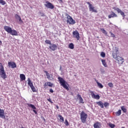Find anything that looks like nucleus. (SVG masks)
Masks as SVG:
<instances>
[{"label": "nucleus", "mask_w": 128, "mask_h": 128, "mask_svg": "<svg viewBox=\"0 0 128 128\" xmlns=\"http://www.w3.org/2000/svg\"><path fill=\"white\" fill-rule=\"evenodd\" d=\"M58 82H60V84L62 86L64 87V88L66 90H70V88H68V84L66 82L64 78L61 77H58Z\"/></svg>", "instance_id": "1"}, {"label": "nucleus", "mask_w": 128, "mask_h": 128, "mask_svg": "<svg viewBox=\"0 0 128 128\" xmlns=\"http://www.w3.org/2000/svg\"><path fill=\"white\" fill-rule=\"evenodd\" d=\"M0 76L3 80H6V72L4 71V66H2V64L0 62Z\"/></svg>", "instance_id": "2"}, {"label": "nucleus", "mask_w": 128, "mask_h": 128, "mask_svg": "<svg viewBox=\"0 0 128 128\" xmlns=\"http://www.w3.org/2000/svg\"><path fill=\"white\" fill-rule=\"evenodd\" d=\"M80 120L82 124H85L86 122V118H88V114L82 111L80 114Z\"/></svg>", "instance_id": "3"}, {"label": "nucleus", "mask_w": 128, "mask_h": 128, "mask_svg": "<svg viewBox=\"0 0 128 128\" xmlns=\"http://www.w3.org/2000/svg\"><path fill=\"white\" fill-rule=\"evenodd\" d=\"M66 16H67V18H66L67 24H76V20H74V19L72 18V16H70L68 14H66Z\"/></svg>", "instance_id": "4"}, {"label": "nucleus", "mask_w": 128, "mask_h": 128, "mask_svg": "<svg viewBox=\"0 0 128 128\" xmlns=\"http://www.w3.org/2000/svg\"><path fill=\"white\" fill-rule=\"evenodd\" d=\"M86 4L88 5L90 12H98V10L96 9V8H94L92 4H90V2H86Z\"/></svg>", "instance_id": "5"}, {"label": "nucleus", "mask_w": 128, "mask_h": 128, "mask_svg": "<svg viewBox=\"0 0 128 128\" xmlns=\"http://www.w3.org/2000/svg\"><path fill=\"white\" fill-rule=\"evenodd\" d=\"M46 4H44V6L48 8H50V10H54V4H52L50 3V2L46 1Z\"/></svg>", "instance_id": "6"}, {"label": "nucleus", "mask_w": 128, "mask_h": 128, "mask_svg": "<svg viewBox=\"0 0 128 128\" xmlns=\"http://www.w3.org/2000/svg\"><path fill=\"white\" fill-rule=\"evenodd\" d=\"M113 10H116L118 14H120L121 16H122L123 18H124L126 16V15L124 14V12L122 11V10L120 9L119 8L114 7Z\"/></svg>", "instance_id": "7"}, {"label": "nucleus", "mask_w": 128, "mask_h": 128, "mask_svg": "<svg viewBox=\"0 0 128 128\" xmlns=\"http://www.w3.org/2000/svg\"><path fill=\"white\" fill-rule=\"evenodd\" d=\"M72 34L74 36V38H76L77 40H80V33H78V30L74 31L72 32Z\"/></svg>", "instance_id": "8"}, {"label": "nucleus", "mask_w": 128, "mask_h": 128, "mask_svg": "<svg viewBox=\"0 0 128 128\" xmlns=\"http://www.w3.org/2000/svg\"><path fill=\"white\" fill-rule=\"evenodd\" d=\"M116 60L118 64H124V59L122 58V57L119 56Z\"/></svg>", "instance_id": "9"}, {"label": "nucleus", "mask_w": 128, "mask_h": 128, "mask_svg": "<svg viewBox=\"0 0 128 128\" xmlns=\"http://www.w3.org/2000/svg\"><path fill=\"white\" fill-rule=\"evenodd\" d=\"M90 94L92 98H94L95 100H100V96L99 94L95 95L94 92L92 91L90 92Z\"/></svg>", "instance_id": "10"}, {"label": "nucleus", "mask_w": 128, "mask_h": 128, "mask_svg": "<svg viewBox=\"0 0 128 128\" xmlns=\"http://www.w3.org/2000/svg\"><path fill=\"white\" fill-rule=\"evenodd\" d=\"M49 48L51 50L54 52V50L58 49V46H56V44H51L49 46Z\"/></svg>", "instance_id": "11"}, {"label": "nucleus", "mask_w": 128, "mask_h": 128, "mask_svg": "<svg viewBox=\"0 0 128 128\" xmlns=\"http://www.w3.org/2000/svg\"><path fill=\"white\" fill-rule=\"evenodd\" d=\"M28 106H30V108H32L35 114H38V112L35 110H36V108L34 105L32 104H28Z\"/></svg>", "instance_id": "12"}, {"label": "nucleus", "mask_w": 128, "mask_h": 128, "mask_svg": "<svg viewBox=\"0 0 128 128\" xmlns=\"http://www.w3.org/2000/svg\"><path fill=\"white\" fill-rule=\"evenodd\" d=\"M8 66H11L12 68H16V64L14 62H8Z\"/></svg>", "instance_id": "13"}, {"label": "nucleus", "mask_w": 128, "mask_h": 128, "mask_svg": "<svg viewBox=\"0 0 128 128\" xmlns=\"http://www.w3.org/2000/svg\"><path fill=\"white\" fill-rule=\"evenodd\" d=\"M77 98L79 100V104H84V99L80 94H77Z\"/></svg>", "instance_id": "14"}, {"label": "nucleus", "mask_w": 128, "mask_h": 128, "mask_svg": "<svg viewBox=\"0 0 128 128\" xmlns=\"http://www.w3.org/2000/svg\"><path fill=\"white\" fill-rule=\"evenodd\" d=\"M14 16H15V18H16L17 20H18L20 24H22V22H24L22 20V18H20V16L18 14H16Z\"/></svg>", "instance_id": "15"}, {"label": "nucleus", "mask_w": 128, "mask_h": 128, "mask_svg": "<svg viewBox=\"0 0 128 128\" xmlns=\"http://www.w3.org/2000/svg\"><path fill=\"white\" fill-rule=\"evenodd\" d=\"M0 118H6V116H4V110L0 108Z\"/></svg>", "instance_id": "16"}, {"label": "nucleus", "mask_w": 128, "mask_h": 128, "mask_svg": "<svg viewBox=\"0 0 128 128\" xmlns=\"http://www.w3.org/2000/svg\"><path fill=\"white\" fill-rule=\"evenodd\" d=\"M94 128H102V124L100 122H96L94 124Z\"/></svg>", "instance_id": "17"}, {"label": "nucleus", "mask_w": 128, "mask_h": 128, "mask_svg": "<svg viewBox=\"0 0 128 128\" xmlns=\"http://www.w3.org/2000/svg\"><path fill=\"white\" fill-rule=\"evenodd\" d=\"M4 30L6 32H8V34H10V32L12 31V28L8 26H4Z\"/></svg>", "instance_id": "18"}, {"label": "nucleus", "mask_w": 128, "mask_h": 128, "mask_svg": "<svg viewBox=\"0 0 128 128\" xmlns=\"http://www.w3.org/2000/svg\"><path fill=\"white\" fill-rule=\"evenodd\" d=\"M108 18H118V15L114 13V12H112V14L108 16Z\"/></svg>", "instance_id": "19"}, {"label": "nucleus", "mask_w": 128, "mask_h": 128, "mask_svg": "<svg viewBox=\"0 0 128 128\" xmlns=\"http://www.w3.org/2000/svg\"><path fill=\"white\" fill-rule=\"evenodd\" d=\"M118 51L116 50V52H112V57L114 58V60H116L118 58V56H118Z\"/></svg>", "instance_id": "20"}, {"label": "nucleus", "mask_w": 128, "mask_h": 128, "mask_svg": "<svg viewBox=\"0 0 128 128\" xmlns=\"http://www.w3.org/2000/svg\"><path fill=\"white\" fill-rule=\"evenodd\" d=\"M44 72H45V74H46V78L48 80H50V78H52V74H50V73H48V71L46 70H44Z\"/></svg>", "instance_id": "21"}, {"label": "nucleus", "mask_w": 128, "mask_h": 128, "mask_svg": "<svg viewBox=\"0 0 128 128\" xmlns=\"http://www.w3.org/2000/svg\"><path fill=\"white\" fill-rule=\"evenodd\" d=\"M10 34H12V36H18V32L16 30L12 29L11 31L10 32Z\"/></svg>", "instance_id": "22"}, {"label": "nucleus", "mask_w": 128, "mask_h": 128, "mask_svg": "<svg viewBox=\"0 0 128 128\" xmlns=\"http://www.w3.org/2000/svg\"><path fill=\"white\" fill-rule=\"evenodd\" d=\"M96 104L100 106L101 108H104V103L102 101H99L98 102H96Z\"/></svg>", "instance_id": "23"}, {"label": "nucleus", "mask_w": 128, "mask_h": 128, "mask_svg": "<svg viewBox=\"0 0 128 128\" xmlns=\"http://www.w3.org/2000/svg\"><path fill=\"white\" fill-rule=\"evenodd\" d=\"M28 86L31 88L32 86H33L34 84H32V82L30 80V78H28Z\"/></svg>", "instance_id": "24"}, {"label": "nucleus", "mask_w": 128, "mask_h": 128, "mask_svg": "<svg viewBox=\"0 0 128 128\" xmlns=\"http://www.w3.org/2000/svg\"><path fill=\"white\" fill-rule=\"evenodd\" d=\"M20 78L22 81L26 80V76L24 74H20Z\"/></svg>", "instance_id": "25"}, {"label": "nucleus", "mask_w": 128, "mask_h": 128, "mask_svg": "<svg viewBox=\"0 0 128 128\" xmlns=\"http://www.w3.org/2000/svg\"><path fill=\"white\" fill-rule=\"evenodd\" d=\"M103 64V66L105 67V68H108V64H106V60H101Z\"/></svg>", "instance_id": "26"}, {"label": "nucleus", "mask_w": 128, "mask_h": 128, "mask_svg": "<svg viewBox=\"0 0 128 128\" xmlns=\"http://www.w3.org/2000/svg\"><path fill=\"white\" fill-rule=\"evenodd\" d=\"M69 48H70V50H74V45L72 43H70L68 45Z\"/></svg>", "instance_id": "27"}, {"label": "nucleus", "mask_w": 128, "mask_h": 128, "mask_svg": "<svg viewBox=\"0 0 128 128\" xmlns=\"http://www.w3.org/2000/svg\"><path fill=\"white\" fill-rule=\"evenodd\" d=\"M120 114H122V110H118V112H116V115L117 116H120Z\"/></svg>", "instance_id": "28"}, {"label": "nucleus", "mask_w": 128, "mask_h": 128, "mask_svg": "<svg viewBox=\"0 0 128 128\" xmlns=\"http://www.w3.org/2000/svg\"><path fill=\"white\" fill-rule=\"evenodd\" d=\"M58 118H60V122H64V117H62V115L59 114L58 116Z\"/></svg>", "instance_id": "29"}, {"label": "nucleus", "mask_w": 128, "mask_h": 128, "mask_svg": "<svg viewBox=\"0 0 128 128\" xmlns=\"http://www.w3.org/2000/svg\"><path fill=\"white\" fill-rule=\"evenodd\" d=\"M96 84H98V86L100 88H104V86L100 83L96 81Z\"/></svg>", "instance_id": "30"}, {"label": "nucleus", "mask_w": 128, "mask_h": 128, "mask_svg": "<svg viewBox=\"0 0 128 128\" xmlns=\"http://www.w3.org/2000/svg\"><path fill=\"white\" fill-rule=\"evenodd\" d=\"M32 90L33 92H36V88H34V86H32L30 87Z\"/></svg>", "instance_id": "31"}, {"label": "nucleus", "mask_w": 128, "mask_h": 128, "mask_svg": "<svg viewBox=\"0 0 128 128\" xmlns=\"http://www.w3.org/2000/svg\"><path fill=\"white\" fill-rule=\"evenodd\" d=\"M100 30L102 32V34H108V32H106V31L104 28H100Z\"/></svg>", "instance_id": "32"}, {"label": "nucleus", "mask_w": 128, "mask_h": 128, "mask_svg": "<svg viewBox=\"0 0 128 128\" xmlns=\"http://www.w3.org/2000/svg\"><path fill=\"white\" fill-rule=\"evenodd\" d=\"M121 110L124 112H126V108H124V106H122L121 107Z\"/></svg>", "instance_id": "33"}, {"label": "nucleus", "mask_w": 128, "mask_h": 128, "mask_svg": "<svg viewBox=\"0 0 128 128\" xmlns=\"http://www.w3.org/2000/svg\"><path fill=\"white\" fill-rule=\"evenodd\" d=\"M45 42L46 44H52V42H50V40H45Z\"/></svg>", "instance_id": "34"}, {"label": "nucleus", "mask_w": 128, "mask_h": 128, "mask_svg": "<svg viewBox=\"0 0 128 128\" xmlns=\"http://www.w3.org/2000/svg\"><path fill=\"white\" fill-rule=\"evenodd\" d=\"M0 4H1L2 6H4V4H6V1L4 0H0Z\"/></svg>", "instance_id": "35"}, {"label": "nucleus", "mask_w": 128, "mask_h": 128, "mask_svg": "<svg viewBox=\"0 0 128 128\" xmlns=\"http://www.w3.org/2000/svg\"><path fill=\"white\" fill-rule=\"evenodd\" d=\"M47 84L48 86H50V88L52 87V86H54V84L50 82H47Z\"/></svg>", "instance_id": "36"}, {"label": "nucleus", "mask_w": 128, "mask_h": 128, "mask_svg": "<svg viewBox=\"0 0 128 128\" xmlns=\"http://www.w3.org/2000/svg\"><path fill=\"white\" fill-rule=\"evenodd\" d=\"M104 106H105V108H106L107 106H110V104L108 102H105L104 104Z\"/></svg>", "instance_id": "37"}, {"label": "nucleus", "mask_w": 128, "mask_h": 128, "mask_svg": "<svg viewBox=\"0 0 128 128\" xmlns=\"http://www.w3.org/2000/svg\"><path fill=\"white\" fill-rule=\"evenodd\" d=\"M100 56L102 58H106V53H104V52H101Z\"/></svg>", "instance_id": "38"}, {"label": "nucleus", "mask_w": 128, "mask_h": 128, "mask_svg": "<svg viewBox=\"0 0 128 128\" xmlns=\"http://www.w3.org/2000/svg\"><path fill=\"white\" fill-rule=\"evenodd\" d=\"M110 34L112 38H116V35H114V34L112 32H110Z\"/></svg>", "instance_id": "39"}, {"label": "nucleus", "mask_w": 128, "mask_h": 128, "mask_svg": "<svg viewBox=\"0 0 128 128\" xmlns=\"http://www.w3.org/2000/svg\"><path fill=\"white\" fill-rule=\"evenodd\" d=\"M108 86H110V88H114V84H112V82H109L108 84Z\"/></svg>", "instance_id": "40"}, {"label": "nucleus", "mask_w": 128, "mask_h": 128, "mask_svg": "<svg viewBox=\"0 0 128 128\" xmlns=\"http://www.w3.org/2000/svg\"><path fill=\"white\" fill-rule=\"evenodd\" d=\"M44 88H48V82H46L44 85Z\"/></svg>", "instance_id": "41"}, {"label": "nucleus", "mask_w": 128, "mask_h": 128, "mask_svg": "<svg viewBox=\"0 0 128 128\" xmlns=\"http://www.w3.org/2000/svg\"><path fill=\"white\" fill-rule=\"evenodd\" d=\"M47 100H48V102H50L51 104H54V102H52L50 98L47 99Z\"/></svg>", "instance_id": "42"}, {"label": "nucleus", "mask_w": 128, "mask_h": 128, "mask_svg": "<svg viewBox=\"0 0 128 128\" xmlns=\"http://www.w3.org/2000/svg\"><path fill=\"white\" fill-rule=\"evenodd\" d=\"M65 124L66 126H69V124H68V121L67 120H65Z\"/></svg>", "instance_id": "43"}, {"label": "nucleus", "mask_w": 128, "mask_h": 128, "mask_svg": "<svg viewBox=\"0 0 128 128\" xmlns=\"http://www.w3.org/2000/svg\"><path fill=\"white\" fill-rule=\"evenodd\" d=\"M40 16H44V12H40Z\"/></svg>", "instance_id": "44"}, {"label": "nucleus", "mask_w": 128, "mask_h": 128, "mask_svg": "<svg viewBox=\"0 0 128 128\" xmlns=\"http://www.w3.org/2000/svg\"><path fill=\"white\" fill-rule=\"evenodd\" d=\"M110 128H114V126H114V124H110Z\"/></svg>", "instance_id": "45"}, {"label": "nucleus", "mask_w": 128, "mask_h": 128, "mask_svg": "<svg viewBox=\"0 0 128 128\" xmlns=\"http://www.w3.org/2000/svg\"><path fill=\"white\" fill-rule=\"evenodd\" d=\"M50 92L52 94V92H54V90H52V89H50Z\"/></svg>", "instance_id": "46"}, {"label": "nucleus", "mask_w": 128, "mask_h": 128, "mask_svg": "<svg viewBox=\"0 0 128 128\" xmlns=\"http://www.w3.org/2000/svg\"><path fill=\"white\" fill-rule=\"evenodd\" d=\"M2 40H0V46H2Z\"/></svg>", "instance_id": "47"}, {"label": "nucleus", "mask_w": 128, "mask_h": 128, "mask_svg": "<svg viewBox=\"0 0 128 128\" xmlns=\"http://www.w3.org/2000/svg\"><path fill=\"white\" fill-rule=\"evenodd\" d=\"M56 109H57V110H58V108H60L58 107V106H56Z\"/></svg>", "instance_id": "48"}, {"label": "nucleus", "mask_w": 128, "mask_h": 128, "mask_svg": "<svg viewBox=\"0 0 128 128\" xmlns=\"http://www.w3.org/2000/svg\"><path fill=\"white\" fill-rule=\"evenodd\" d=\"M60 2H62V0H60Z\"/></svg>", "instance_id": "49"}, {"label": "nucleus", "mask_w": 128, "mask_h": 128, "mask_svg": "<svg viewBox=\"0 0 128 128\" xmlns=\"http://www.w3.org/2000/svg\"><path fill=\"white\" fill-rule=\"evenodd\" d=\"M60 70H62V66H60Z\"/></svg>", "instance_id": "50"}, {"label": "nucleus", "mask_w": 128, "mask_h": 128, "mask_svg": "<svg viewBox=\"0 0 128 128\" xmlns=\"http://www.w3.org/2000/svg\"><path fill=\"white\" fill-rule=\"evenodd\" d=\"M44 122H46V118H44Z\"/></svg>", "instance_id": "51"}, {"label": "nucleus", "mask_w": 128, "mask_h": 128, "mask_svg": "<svg viewBox=\"0 0 128 128\" xmlns=\"http://www.w3.org/2000/svg\"><path fill=\"white\" fill-rule=\"evenodd\" d=\"M72 96H74V94H71Z\"/></svg>", "instance_id": "52"}]
</instances>
